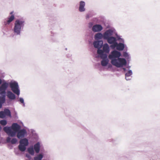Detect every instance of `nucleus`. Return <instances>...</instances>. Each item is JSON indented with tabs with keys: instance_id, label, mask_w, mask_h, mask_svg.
I'll list each match as a JSON object with an SVG mask.
<instances>
[{
	"instance_id": "f257e3e1",
	"label": "nucleus",
	"mask_w": 160,
	"mask_h": 160,
	"mask_svg": "<svg viewBox=\"0 0 160 160\" xmlns=\"http://www.w3.org/2000/svg\"><path fill=\"white\" fill-rule=\"evenodd\" d=\"M121 52L114 50L108 55V58L111 60V62L113 65L117 68H121L127 64L126 60L124 58H120Z\"/></svg>"
},
{
	"instance_id": "f03ea898",
	"label": "nucleus",
	"mask_w": 160,
	"mask_h": 160,
	"mask_svg": "<svg viewBox=\"0 0 160 160\" xmlns=\"http://www.w3.org/2000/svg\"><path fill=\"white\" fill-rule=\"evenodd\" d=\"M113 32V31L112 29H108V30L107 34L105 37V40H107V42L111 45L110 47L111 48L113 49V48L117 42V41L120 40L122 42V36L118 35L117 33H115L116 37H113L112 36Z\"/></svg>"
},
{
	"instance_id": "7ed1b4c3",
	"label": "nucleus",
	"mask_w": 160,
	"mask_h": 160,
	"mask_svg": "<svg viewBox=\"0 0 160 160\" xmlns=\"http://www.w3.org/2000/svg\"><path fill=\"white\" fill-rule=\"evenodd\" d=\"M20 126L16 123L12 124L11 127H6L4 128V131L8 135V136L12 137L15 136L17 132L18 134L17 137L19 139H20Z\"/></svg>"
},
{
	"instance_id": "20e7f679",
	"label": "nucleus",
	"mask_w": 160,
	"mask_h": 160,
	"mask_svg": "<svg viewBox=\"0 0 160 160\" xmlns=\"http://www.w3.org/2000/svg\"><path fill=\"white\" fill-rule=\"evenodd\" d=\"M21 138V151L24 152L26 149V147L29 145V142L26 138Z\"/></svg>"
},
{
	"instance_id": "39448f33",
	"label": "nucleus",
	"mask_w": 160,
	"mask_h": 160,
	"mask_svg": "<svg viewBox=\"0 0 160 160\" xmlns=\"http://www.w3.org/2000/svg\"><path fill=\"white\" fill-rule=\"evenodd\" d=\"M28 128L24 126L23 123L21 121V138H24L27 136V131Z\"/></svg>"
},
{
	"instance_id": "423d86ee",
	"label": "nucleus",
	"mask_w": 160,
	"mask_h": 160,
	"mask_svg": "<svg viewBox=\"0 0 160 160\" xmlns=\"http://www.w3.org/2000/svg\"><path fill=\"white\" fill-rule=\"evenodd\" d=\"M10 86L12 91L15 94L19 95V90L18 89V85L16 82H11L10 84Z\"/></svg>"
},
{
	"instance_id": "0eeeda50",
	"label": "nucleus",
	"mask_w": 160,
	"mask_h": 160,
	"mask_svg": "<svg viewBox=\"0 0 160 160\" xmlns=\"http://www.w3.org/2000/svg\"><path fill=\"white\" fill-rule=\"evenodd\" d=\"M123 40L122 42L121 41V40H118L119 42V43L118 42L116 43L115 46L113 48V49L116 48L117 49L118 51H122L124 49L125 47V45L124 44V39L122 38Z\"/></svg>"
},
{
	"instance_id": "6e6552de",
	"label": "nucleus",
	"mask_w": 160,
	"mask_h": 160,
	"mask_svg": "<svg viewBox=\"0 0 160 160\" xmlns=\"http://www.w3.org/2000/svg\"><path fill=\"white\" fill-rule=\"evenodd\" d=\"M108 32V30H106L103 34L101 32H98L96 34L94 35V38L96 40H100L102 38L105 40V37L106 36H108L107 33Z\"/></svg>"
},
{
	"instance_id": "1a4fd4ad",
	"label": "nucleus",
	"mask_w": 160,
	"mask_h": 160,
	"mask_svg": "<svg viewBox=\"0 0 160 160\" xmlns=\"http://www.w3.org/2000/svg\"><path fill=\"white\" fill-rule=\"evenodd\" d=\"M14 32L17 34H19L20 33V21L19 20H17L15 22Z\"/></svg>"
},
{
	"instance_id": "9d476101",
	"label": "nucleus",
	"mask_w": 160,
	"mask_h": 160,
	"mask_svg": "<svg viewBox=\"0 0 160 160\" xmlns=\"http://www.w3.org/2000/svg\"><path fill=\"white\" fill-rule=\"evenodd\" d=\"M103 42L102 40H95L93 42V45L94 48L98 50L101 49L103 45Z\"/></svg>"
},
{
	"instance_id": "9b49d317",
	"label": "nucleus",
	"mask_w": 160,
	"mask_h": 160,
	"mask_svg": "<svg viewBox=\"0 0 160 160\" xmlns=\"http://www.w3.org/2000/svg\"><path fill=\"white\" fill-rule=\"evenodd\" d=\"M103 29L102 26L99 24H95L93 25L92 28L93 32H99Z\"/></svg>"
},
{
	"instance_id": "f8f14e48",
	"label": "nucleus",
	"mask_w": 160,
	"mask_h": 160,
	"mask_svg": "<svg viewBox=\"0 0 160 160\" xmlns=\"http://www.w3.org/2000/svg\"><path fill=\"white\" fill-rule=\"evenodd\" d=\"M8 86V83H3L0 87V94H5L6 90Z\"/></svg>"
},
{
	"instance_id": "ddd939ff",
	"label": "nucleus",
	"mask_w": 160,
	"mask_h": 160,
	"mask_svg": "<svg viewBox=\"0 0 160 160\" xmlns=\"http://www.w3.org/2000/svg\"><path fill=\"white\" fill-rule=\"evenodd\" d=\"M97 53L98 56L100 57L102 60L103 59H106L107 58L108 55L106 53H104L102 49H99L97 50Z\"/></svg>"
},
{
	"instance_id": "4468645a",
	"label": "nucleus",
	"mask_w": 160,
	"mask_h": 160,
	"mask_svg": "<svg viewBox=\"0 0 160 160\" xmlns=\"http://www.w3.org/2000/svg\"><path fill=\"white\" fill-rule=\"evenodd\" d=\"M85 3L84 1H81L79 2L78 10L80 12H82L85 11Z\"/></svg>"
},
{
	"instance_id": "2eb2a0df",
	"label": "nucleus",
	"mask_w": 160,
	"mask_h": 160,
	"mask_svg": "<svg viewBox=\"0 0 160 160\" xmlns=\"http://www.w3.org/2000/svg\"><path fill=\"white\" fill-rule=\"evenodd\" d=\"M40 143L39 142H38L35 143L33 147L34 151L37 153H39L40 151Z\"/></svg>"
},
{
	"instance_id": "dca6fc26",
	"label": "nucleus",
	"mask_w": 160,
	"mask_h": 160,
	"mask_svg": "<svg viewBox=\"0 0 160 160\" xmlns=\"http://www.w3.org/2000/svg\"><path fill=\"white\" fill-rule=\"evenodd\" d=\"M133 73L131 70H129L126 72L125 75V79L127 80H129L131 79L132 78V75Z\"/></svg>"
},
{
	"instance_id": "f3484780",
	"label": "nucleus",
	"mask_w": 160,
	"mask_h": 160,
	"mask_svg": "<svg viewBox=\"0 0 160 160\" xmlns=\"http://www.w3.org/2000/svg\"><path fill=\"white\" fill-rule=\"evenodd\" d=\"M102 50L103 52L106 53H108L109 52L110 48L108 45L107 43H105L103 45Z\"/></svg>"
},
{
	"instance_id": "a211bd4d",
	"label": "nucleus",
	"mask_w": 160,
	"mask_h": 160,
	"mask_svg": "<svg viewBox=\"0 0 160 160\" xmlns=\"http://www.w3.org/2000/svg\"><path fill=\"white\" fill-rule=\"evenodd\" d=\"M15 18L14 15H11L10 17L8 18V20L6 22H4L5 25L9 24Z\"/></svg>"
},
{
	"instance_id": "6ab92c4d",
	"label": "nucleus",
	"mask_w": 160,
	"mask_h": 160,
	"mask_svg": "<svg viewBox=\"0 0 160 160\" xmlns=\"http://www.w3.org/2000/svg\"><path fill=\"white\" fill-rule=\"evenodd\" d=\"M8 98L11 99H14L15 98V95L11 91H8L7 93Z\"/></svg>"
},
{
	"instance_id": "aec40b11",
	"label": "nucleus",
	"mask_w": 160,
	"mask_h": 160,
	"mask_svg": "<svg viewBox=\"0 0 160 160\" xmlns=\"http://www.w3.org/2000/svg\"><path fill=\"white\" fill-rule=\"evenodd\" d=\"M27 151L32 156H33L34 154V150L32 146L28 148L27 149Z\"/></svg>"
},
{
	"instance_id": "412c9836",
	"label": "nucleus",
	"mask_w": 160,
	"mask_h": 160,
	"mask_svg": "<svg viewBox=\"0 0 160 160\" xmlns=\"http://www.w3.org/2000/svg\"><path fill=\"white\" fill-rule=\"evenodd\" d=\"M109 60L108 58L103 59L101 61V64L103 67L106 66L108 64Z\"/></svg>"
},
{
	"instance_id": "4be33fe9",
	"label": "nucleus",
	"mask_w": 160,
	"mask_h": 160,
	"mask_svg": "<svg viewBox=\"0 0 160 160\" xmlns=\"http://www.w3.org/2000/svg\"><path fill=\"white\" fill-rule=\"evenodd\" d=\"M43 155L42 154H38L37 156L34 158V160H41L43 158Z\"/></svg>"
},
{
	"instance_id": "5701e85b",
	"label": "nucleus",
	"mask_w": 160,
	"mask_h": 160,
	"mask_svg": "<svg viewBox=\"0 0 160 160\" xmlns=\"http://www.w3.org/2000/svg\"><path fill=\"white\" fill-rule=\"evenodd\" d=\"M5 100V96L0 97V108H1L2 104L4 102Z\"/></svg>"
},
{
	"instance_id": "b1692460",
	"label": "nucleus",
	"mask_w": 160,
	"mask_h": 160,
	"mask_svg": "<svg viewBox=\"0 0 160 160\" xmlns=\"http://www.w3.org/2000/svg\"><path fill=\"white\" fill-rule=\"evenodd\" d=\"M3 112H4L5 116H11V112L8 109H5L4 110Z\"/></svg>"
},
{
	"instance_id": "393cba45",
	"label": "nucleus",
	"mask_w": 160,
	"mask_h": 160,
	"mask_svg": "<svg viewBox=\"0 0 160 160\" xmlns=\"http://www.w3.org/2000/svg\"><path fill=\"white\" fill-rule=\"evenodd\" d=\"M0 123L2 125L5 126L7 124V122L6 120H2L0 121Z\"/></svg>"
},
{
	"instance_id": "a878e982",
	"label": "nucleus",
	"mask_w": 160,
	"mask_h": 160,
	"mask_svg": "<svg viewBox=\"0 0 160 160\" xmlns=\"http://www.w3.org/2000/svg\"><path fill=\"white\" fill-rule=\"evenodd\" d=\"M5 117V116L3 111L0 112V118H3Z\"/></svg>"
},
{
	"instance_id": "bb28decb",
	"label": "nucleus",
	"mask_w": 160,
	"mask_h": 160,
	"mask_svg": "<svg viewBox=\"0 0 160 160\" xmlns=\"http://www.w3.org/2000/svg\"><path fill=\"white\" fill-rule=\"evenodd\" d=\"M25 21L22 20L21 18V30L22 28H23L24 26V23Z\"/></svg>"
},
{
	"instance_id": "cd10ccee",
	"label": "nucleus",
	"mask_w": 160,
	"mask_h": 160,
	"mask_svg": "<svg viewBox=\"0 0 160 160\" xmlns=\"http://www.w3.org/2000/svg\"><path fill=\"white\" fill-rule=\"evenodd\" d=\"M123 56L125 58L128 57V58H127V59H129V55L128 53L126 52H124L123 53Z\"/></svg>"
},
{
	"instance_id": "c85d7f7f",
	"label": "nucleus",
	"mask_w": 160,
	"mask_h": 160,
	"mask_svg": "<svg viewBox=\"0 0 160 160\" xmlns=\"http://www.w3.org/2000/svg\"><path fill=\"white\" fill-rule=\"evenodd\" d=\"M21 104H22V106L23 107H25V103L24 102V99L22 98H21Z\"/></svg>"
},
{
	"instance_id": "c756f323",
	"label": "nucleus",
	"mask_w": 160,
	"mask_h": 160,
	"mask_svg": "<svg viewBox=\"0 0 160 160\" xmlns=\"http://www.w3.org/2000/svg\"><path fill=\"white\" fill-rule=\"evenodd\" d=\"M93 23L92 22H89L88 23V27L89 28H92V27L93 26Z\"/></svg>"
},
{
	"instance_id": "7c9ffc66",
	"label": "nucleus",
	"mask_w": 160,
	"mask_h": 160,
	"mask_svg": "<svg viewBox=\"0 0 160 160\" xmlns=\"http://www.w3.org/2000/svg\"><path fill=\"white\" fill-rule=\"evenodd\" d=\"M20 151V144L18 146V148L15 149V153L16 154H19V153H18V152L17 153V152H18V151L19 152Z\"/></svg>"
},
{
	"instance_id": "2f4dec72",
	"label": "nucleus",
	"mask_w": 160,
	"mask_h": 160,
	"mask_svg": "<svg viewBox=\"0 0 160 160\" xmlns=\"http://www.w3.org/2000/svg\"><path fill=\"white\" fill-rule=\"evenodd\" d=\"M17 139L16 138H13L11 141V143L12 144L16 143L17 142Z\"/></svg>"
},
{
	"instance_id": "473e14b6",
	"label": "nucleus",
	"mask_w": 160,
	"mask_h": 160,
	"mask_svg": "<svg viewBox=\"0 0 160 160\" xmlns=\"http://www.w3.org/2000/svg\"><path fill=\"white\" fill-rule=\"evenodd\" d=\"M26 157H27L28 159H31V157L30 156V155L28 154H26Z\"/></svg>"
},
{
	"instance_id": "72a5a7b5",
	"label": "nucleus",
	"mask_w": 160,
	"mask_h": 160,
	"mask_svg": "<svg viewBox=\"0 0 160 160\" xmlns=\"http://www.w3.org/2000/svg\"><path fill=\"white\" fill-rule=\"evenodd\" d=\"M11 138L9 137H8L7 138L6 141L8 142H9L11 141Z\"/></svg>"
},
{
	"instance_id": "f704fd0d",
	"label": "nucleus",
	"mask_w": 160,
	"mask_h": 160,
	"mask_svg": "<svg viewBox=\"0 0 160 160\" xmlns=\"http://www.w3.org/2000/svg\"><path fill=\"white\" fill-rule=\"evenodd\" d=\"M123 70L125 72H127V71H128L127 69L126 68H123Z\"/></svg>"
},
{
	"instance_id": "c9c22d12",
	"label": "nucleus",
	"mask_w": 160,
	"mask_h": 160,
	"mask_svg": "<svg viewBox=\"0 0 160 160\" xmlns=\"http://www.w3.org/2000/svg\"><path fill=\"white\" fill-rule=\"evenodd\" d=\"M86 18L87 19H88L89 18V16L88 15H87L86 16Z\"/></svg>"
},
{
	"instance_id": "e433bc0d",
	"label": "nucleus",
	"mask_w": 160,
	"mask_h": 160,
	"mask_svg": "<svg viewBox=\"0 0 160 160\" xmlns=\"http://www.w3.org/2000/svg\"><path fill=\"white\" fill-rule=\"evenodd\" d=\"M13 11H12L10 13V14L11 15H13Z\"/></svg>"
},
{
	"instance_id": "4c0bfd02",
	"label": "nucleus",
	"mask_w": 160,
	"mask_h": 160,
	"mask_svg": "<svg viewBox=\"0 0 160 160\" xmlns=\"http://www.w3.org/2000/svg\"><path fill=\"white\" fill-rule=\"evenodd\" d=\"M109 68H111L112 67V65L111 64H109L108 65Z\"/></svg>"
},
{
	"instance_id": "58836bf2",
	"label": "nucleus",
	"mask_w": 160,
	"mask_h": 160,
	"mask_svg": "<svg viewBox=\"0 0 160 160\" xmlns=\"http://www.w3.org/2000/svg\"><path fill=\"white\" fill-rule=\"evenodd\" d=\"M130 67V66H128V68L129 69Z\"/></svg>"
}]
</instances>
